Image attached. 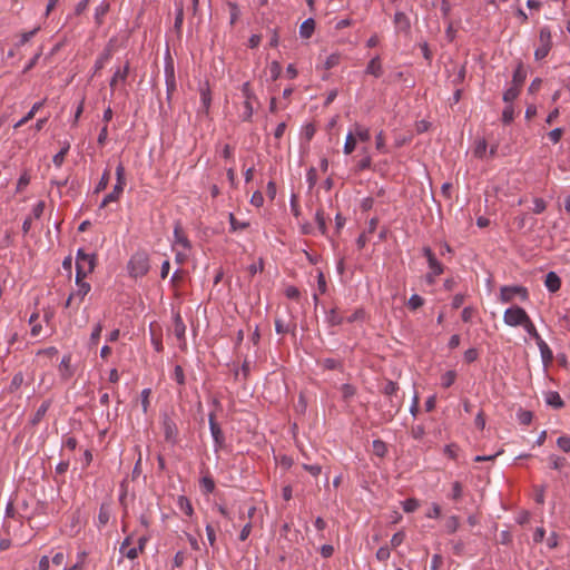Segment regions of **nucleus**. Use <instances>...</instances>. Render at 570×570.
I'll list each match as a JSON object with an SVG mask.
<instances>
[{
    "mask_svg": "<svg viewBox=\"0 0 570 570\" xmlns=\"http://www.w3.org/2000/svg\"><path fill=\"white\" fill-rule=\"evenodd\" d=\"M403 510L407 513L414 512L419 507L420 502L419 500L414 498L406 499L403 503Z\"/></svg>",
    "mask_w": 570,
    "mask_h": 570,
    "instance_id": "79ce46f5",
    "label": "nucleus"
},
{
    "mask_svg": "<svg viewBox=\"0 0 570 570\" xmlns=\"http://www.w3.org/2000/svg\"><path fill=\"white\" fill-rule=\"evenodd\" d=\"M173 379L179 384V385H184L185 384V374H184V370L180 365H176L175 368H174V373H173Z\"/></svg>",
    "mask_w": 570,
    "mask_h": 570,
    "instance_id": "864d4df0",
    "label": "nucleus"
},
{
    "mask_svg": "<svg viewBox=\"0 0 570 570\" xmlns=\"http://www.w3.org/2000/svg\"><path fill=\"white\" fill-rule=\"evenodd\" d=\"M341 392H342V396L344 400H348L351 397H353L356 393V390L353 385L351 384H343L342 387H341Z\"/></svg>",
    "mask_w": 570,
    "mask_h": 570,
    "instance_id": "3c124183",
    "label": "nucleus"
},
{
    "mask_svg": "<svg viewBox=\"0 0 570 570\" xmlns=\"http://www.w3.org/2000/svg\"><path fill=\"white\" fill-rule=\"evenodd\" d=\"M514 118V110L511 105L507 106L502 112V121L504 124H510Z\"/></svg>",
    "mask_w": 570,
    "mask_h": 570,
    "instance_id": "6e6d98bb",
    "label": "nucleus"
},
{
    "mask_svg": "<svg viewBox=\"0 0 570 570\" xmlns=\"http://www.w3.org/2000/svg\"><path fill=\"white\" fill-rule=\"evenodd\" d=\"M520 89H521V88H519V87H517V86L511 85V87H510V88H508V89L504 91V94H503V100H504L505 102H508V104H509V102H512V101H513V100L519 96V94H520Z\"/></svg>",
    "mask_w": 570,
    "mask_h": 570,
    "instance_id": "c85d7f7f",
    "label": "nucleus"
},
{
    "mask_svg": "<svg viewBox=\"0 0 570 570\" xmlns=\"http://www.w3.org/2000/svg\"><path fill=\"white\" fill-rule=\"evenodd\" d=\"M537 345L540 350V354H541V358H542L543 363L544 364L551 363L553 360V354H552V351L549 347V345L543 340L538 342Z\"/></svg>",
    "mask_w": 570,
    "mask_h": 570,
    "instance_id": "aec40b11",
    "label": "nucleus"
},
{
    "mask_svg": "<svg viewBox=\"0 0 570 570\" xmlns=\"http://www.w3.org/2000/svg\"><path fill=\"white\" fill-rule=\"evenodd\" d=\"M462 493H463L462 484L459 481H455L452 484L451 498L456 501V500L461 499Z\"/></svg>",
    "mask_w": 570,
    "mask_h": 570,
    "instance_id": "13d9d810",
    "label": "nucleus"
},
{
    "mask_svg": "<svg viewBox=\"0 0 570 570\" xmlns=\"http://www.w3.org/2000/svg\"><path fill=\"white\" fill-rule=\"evenodd\" d=\"M315 222L318 226V229L324 234L326 230V223H325L324 212L322 209H318L315 213Z\"/></svg>",
    "mask_w": 570,
    "mask_h": 570,
    "instance_id": "8fccbe9b",
    "label": "nucleus"
},
{
    "mask_svg": "<svg viewBox=\"0 0 570 570\" xmlns=\"http://www.w3.org/2000/svg\"><path fill=\"white\" fill-rule=\"evenodd\" d=\"M356 144H357L356 138L352 135L351 131H348V134L346 135L344 147H343V153L345 155H351L355 150Z\"/></svg>",
    "mask_w": 570,
    "mask_h": 570,
    "instance_id": "b1692460",
    "label": "nucleus"
},
{
    "mask_svg": "<svg viewBox=\"0 0 570 570\" xmlns=\"http://www.w3.org/2000/svg\"><path fill=\"white\" fill-rule=\"evenodd\" d=\"M474 316V309L472 307H464L462 313H461V317H462V321L465 322V323H469L472 321Z\"/></svg>",
    "mask_w": 570,
    "mask_h": 570,
    "instance_id": "774afa93",
    "label": "nucleus"
},
{
    "mask_svg": "<svg viewBox=\"0 0 570 570\" xmlns=\"http://www.w3.org/2000/svg\"><path fill=\"white\" fill-rule=\"evenodd\" d=\"M268 69H269L272 80H274V81L277 80L282 72L281 63L278 61H273V62H271Z\"/></svg>",
    "mask_w": 570,
    "mask_h": 570,
    "instance_id": "49530a36",
    "label": "nucleus"
},
{
    "mask_svg": "<svg viewBox=\"0 0 570 570\" xmlns=\"http://www.w3.org/2000/svg\"><path fill=\"white\" fill-rule=\"evenodd\" d=\"M52 564L57 568L63 566L62 570H71V567L67 566L66 556L62 552L55 553L52 557Z\"/></svg>",
    "mask_w": 570,
    "mask_h": 570,
    "instance_id": "72a5a7b5",
    "label": "nucleus"
},
{
    "mask_svg": "<svg viewBox=\"0 0 570 570\" xmlns=\"http://www.w3.org/2000/svg\"><path fill=\"white\" fill-rule=\"evenodd\" d=\"M522 327L537 343L542 341V337L537 331V327L531 318Z\"/></svg>",
    "mask_w": 570,
    "mask_h": 570,
    "instance_id": "a878e982",
    "label": "nucleus"
},
{
    "mask_svg": "<svg viewBox=\"0 0 570 570\" xmlns=\"http://www.w3.org/2000/svg\"><path fill=\"white\" fill-rule=\"evenodd\" d=\"M240 90H242L243 97L245 98V101L256 100V95L254 94L249 82H244L242 85Z\"/></svg>",
    "mask_w": 570,
    "mask_h": 570,
    "instance_id": "4c0bfd02",
    "label": "nucleus"
},
{
    "mask_svg": "<svg viewBox=\"0 0 570 570\" xmlns=\"http://www.w3.org/2000/svg\"><path fill=\"white\" fill-rule=\"evenodd\" d=\"M373 449L376 455L383 456L385 454L386 448L384 442L376 440L373 442Z\"/></svg>",
    "mask_w": 570,
    "mask_h": 570,
    "instance_id": "338daca9",
    "label": "nucleus"
},
{
    "mask_svg": "<svg viewBox=\"0 0 570 570\" xmlns=\"http://www.w3.org/2000/svg\"><path fill=\"white\" fill-rule=\"evenodd\" d=\"M69 144L66 142L65 146L59 150V153H57L53 158H52V161L53 164L57 166V167H60L66 158V156L68 155L69 153Z\"/></svg>",
    "mask_w": 570,
    "mask_h": 570,
    "instance_id": "bb28decb",
    "label": "nucleus"
},
{
    "mask_svg": "<svg viewBox=\"0 0 570 570\" xmlns=\"http://www.w3.org/2000/svg\"><path fill=\"white\" fill-rule=\"evenodd\" d=\"M30 175L24 170L18 179L16 193H21L30 184Z\"/></svg>",
    "mask_w": 570,
    "mask_h": 570,
    "instance_id": "2f4dec72",
    "label": "nucleus"
},
{
    "mask_svg": "<svg viewBox=\"0 0 570 570\" xmlns=\"http://www.w3.org/2000/svg\"><path fill=\"white\" fill-rule=\"evenodd\" d=\"M315 29V22L313 19L305 20L299 27V35L302 38L308 39Z\"/></svg>",
    "mask_w": 570,
    "mask_h": 570,
    "instance_id": "4be33fe9",
    "label": "nucleus"
},
{
    "mask_svg": "<svg viewBox=\"0 0 570 570\" xmlns=\"http://www.w3.org/2000/svg\"><path fill=\"white\" fill-rule=\"evenodd\" d=\"M228 218H229L230 229L233 232L243 230L249 226L248 223L239 222L232 213L229 214Z\"/></svg>",
    "mask_w": 570,
    "mask_h": 570,
    "instance_id": "c756f323",
    "label": "nucleus"
},
{
    "mask_svg": "<svg viewBox=\"0 0 570 570\" xmlns=\"http://www.w3.org/2000/svg\"><path fill=\"white\" fill-rule=\"evenodd\" d=\"M341 56L338 53L330 55L325 60V69H332L340 63Z\"/></svg>",
    "mask_w": 570,
    "mask_h": 570,
    "instance_id": "603ef678",
    "label": "nucleus"
},
{
    "mask_svg": "<svg viewBox=\"0 0 570 570\" xmlns=\"http://www.w3.org/2000/svg\"><path fill=\"white\" fill-rule=\"evenodd\" d=\"M487 141L484 139H480L475 142V146H474V156L478 157V158H482L485 153H487Z\"/></svg>",
    "mask_w": 570,
    "mask_h": 570,
    "instance_id": "37998d69",
    "label": "nucleus"
},
{
    "mask_svg": "<svg viewBox=\"0 0 570 570\" xmlns=\"http://www.w3.org/2000/svg\"><path fill=\"white\" fill-rule=\"evenodd\" d=\"M529 320L530 316L525 309L518 305H512L511 307L507 308L503 314V322L511 327H522Z\"/></svg>",
    "mask_w": 570,
    "mask_h": 570,
    "instance_id": "20e7f679",
    "label": "nucleus"
},
{
    "mask_svg": "<svg viewBox=\"0 0 570 570\" xmlns=\"http://www.w3.org/2000/svg\"><path fill=\"white\" fill-rule=\"evenodd\" d=\"M49 409V402L48 401H45L39 407L38 410L36 411V413L32 415V417L30 419L29 421V424L31 426H36L37 424L40 423V421L43 419V416L46 415L47 411Z\"/></svg>",
    "mask_w": 570,
    "mask_h": 570,
    "instance_id": "f3484780",
    "label": "nucleus"
},
{
    "mask_svg": "<svg viewBox=\"0 0 570 570\" xmlns=\"http://www.w3.org/2000/svg\"><path fill=\"white\" fill-rule=\"evenodd\" d=\"M173 250L175 252L176 263L180 264V265L184 264L188 259L190 252H191V250H185V249L184 250L183 249H173Z\"/></svg>",
    "mask_w": 570,
    "mask_h": 570,
    "instance_id": "09e8293b",
    "label": "nucleus"
},
{
    "mask_svg": "<svg viewBox=\"0 0 570 570\" xmlns=\"http://www.w3.org/2000/svg\"><path fill=\"white\" fill-rule=\"evenodd\" d=\"M173 249L191 250V244L179 224L174 228Z\"/></svg>",
    "mask_w": 570,
    "mask_h": 570,
    "instance_id": "0eeeda50",
    "label": "nucleus"
},
{
    "mask_svg": "<svg viewBox=\"0 0 570 570\" xmlns=\"http://www.w3.org/2000/svg\"><path fill=\"white\" fill-rule=\"evenodd\" d=\"M422 252L433 275H441L444 271L443 265L436 259L432 249L430 247H423Z\"/></svg>",
    "mask_w": 570,
    "mask_h": 570,
    "instance_id": "1a4fd4ad",
    "label": "nucleus"
},
{
    "mask_svg": "<svg viewBox=\"0 0 570 570\" xmlns=\"http://www.w3.org/2000/svg\"><path fill=\"white\" fill-rule=\"evenodd\" d=\"M544 285L548 288V291L554 293L559 291L561 286V279L554 272H550L546 276Z\"/></svg>",
    "mask_w": 570,
    "mask_h": 570,
    "instance_id": "ddd939ff",
    "label": "nucleus"
},
{
    "mask_svg": "<svg viewBox=\"0 0 570 570\" xmlns=\"http://www.w3.org/2000/svg\"><path fill=\"white\" fill-rule=\"evenodd\" d=\"M200 485L206 493H210L215 489L214 480L209 476H204L200 481Z\"/></svg>",
    "mask_w": 570,
    "mask_h": 570,
    "instance_id": "5fc2aeb1",
    "label": "nucleus"
},
{
    "mask_svg": "<svg viewBox=\"0 0 570 570\" xmlns=\"http://www.w3.org/2000/svg\"><path fill=\"white\" fill-rule=\"evenodd\" d=\"M164 436L167 442L176 443L178 436L177 424L168 416L163 420Z\"/></svg>",
    "mask_w": 570,
    "mask_h": 570,
    "instance_id": "6e6552de",
    "label": "nucleus"
},
{
    "mask_svg": "<svg viewBox=\"0 0 570 570\" xmlns=\"http://www.w3.org/2000/svg\"><path fill=\"white\" fill-rule=\"evenodd\" d=\"M441 515V507L438 503H433L431 509L426 512V518L438 519Z\"/></svg>",
    "mask_w": 570,
    "mask_h": 570,
    "instance_id": "0e129e2a",
    "label": "nucleus"
},
{
    "mask_svg": "<svg viewBox=\"0 0 570 570\" xmlns=\"http://www.w3.org/2000/svg\"><path fill=\"white\" fill-rule=\"evenodd\" d=\"M166 85H167V91H168V95H169L176 88V82H175V76H174L173 67L170 69L166 68Z\"/></svg>",
    "mask_w": 570,
    "mask_h": 570,
    "instance_id": "473e14b6",
    "label": "nucleus"
},
{
    "mask_svg": "<svg viewBox=\"0 0 570 570\" xmlns=\"http://www.w3.org/2000/svg\"><path fill=\"white\" fill-rule=\"evenodd\" d=\"M404 539H405L404 531L396 532L395 534H393V537L391 539V547L397 548L399 546H401L403 543Z\"/></svg>",
    "mask_w": 570,
    "mask_h": 570,
    "instance_id": "bf43d9fd",
    "label": "nucleus"
},
{
    "mask_svg": "<svg viewBox=\"0 0 570 570\" xmlns=\"http://www.w3.org/2000/svg\"><path fill=\"white\" fill-rule=\"evenodd\" d=\"M250 204L255 207H261L263 206L264 204V196L261 191H255L253 195H252V198H250Z\"/></svg>",
    "mask_w": 570,
    "mask_h": 570,
    "instance_id": "e2e57ef3",
    "label": "nucleus"
},
{
    "mask_svg": "<svg viewBox=\"0 0 570 570\" xmlns=\"http://www.w3.org/2000/svg\"><path fill=\"white\" fill-rule=\"evenodd\" d=\"M70 368H71V354H66L61 358L59 367H58L59 373L62 379H67L70 375V373H71Z\"/></svg>",
    "mask_w": 570,
    "mask_h": 570,
    "instance_id": "a211bd4d",
    "label": "nucleus"
},
{
    "mask_svg": "<svg viewBox=\"0 0 570 570\" xmlns=\"http://www.w3.org/2000/svg\"><path fill=\"white\" fill-rule=\"evenodd\" d=\"M23 383V374L22 372H18L13 375L11 383L9 385V392H16Z\"/></svg>",
    "mask_w": 570,
    "mask_h": 570,
    "instance_id": "f704fd0d",
    "label": "nucleus"
},
{
    "mask_svg": "<svg viewBox=\"0 0 570 570\" xmlns=\"http://www.w3.org/2000/svg\"><path fill=\"white\" fill-rule=\"evenodd\" d=\"M423 304L424 299L417 294H413L407 301V307L412 311L420 308Z\"/></svg>",
    "mask_w": 570,
    "mask_h": 570,
    "instance_id": "58836bf2",
    "label": "nucleus"
},
{
    "mask_svg": "<svg viewBox=\"0 0 570 570\" xmlns=\"http://www.w3.org/2000/svg\"><path fill=\"white\" fill-rule=\"evenodd\" d=\"M515 297H519L522 302L528 301L529 292L523 286H502L500 288L499 299L501 303H511Z\"/></svg>",
    "mask_w": 570,
    "mask_h": 570,
    "instance_id": "39448f33",
    "label": "nucleus"
},
{
    "mask_svg": "<svg viewBox=\"0 0 570 570\" xmlns=\"http://www.w3.org/2000/svg\"><path fill=\"white\" fill-rule=\"evenodd\" d=\"M524 79H525V72L523 71V69L521 67H518L513 73L512 85L521 88Z\"/></svg>",
    "mask_w": 570,
    "mask_h": 570,
    "instance_id": "ea45409f",
    "label": "nucleus"
},
{
    "mask_svg": "<svg viewBox=\"0 0 570 570\" xmlns=\"http://www.w3.org/2000/svg\"><path fill=\"white\" fill-rule=\"evenodd\" d=\"M129 72V65L126 63L124 68H118L110 81V87L116 88L119 82H124Z\"/></svg>",
    "mask_w": 570,
    "mask_h": 570,
    "instance_id": "dca6fc26",
    "label": "nucleus"
},
{
    "mask_svg": "<svg viewBox=\"0 0 570 570\" xmlns=\"http://www.w3.org/2000/svg\"><path fill=\"white\" fill-rule=\"evenodd\" d=\"M96 265V257L95 255L85 254L82 249L78 250L77 255V275H76V283L77 286L80 288L79 293L85 296L90 289V284L83 282V278L94 271Z\"/></svg>",
    "mask_w": 570,
    "mask_h": 570,
    "instance_id": "f257e3e1",
    "label": "nucleus"
},
{
    "mask_svg": "<svg viewBox=\"0 0 570 570\" xmlns=\"http://www.w3.org/2000/svg\"><path fill=\"white\" fill-rule=\"evenodd\" d=\"M45 207H46L45 202H42V200L38 202L32 208L31 217L39 219L43 214Z\"/></svg>",
    "mask_w": 570,
    "mask_h": 570,
    "instance_id": "4d7b16f0",
    "label": "nucleus"
},
{
    "mask_svg": "<svg viewBox=\"0 0 570 570\" xmlns=\"http://www.w3.org/2000/svg\"><path fill=\"white\" fill-rule=\"evenodd\" d=\"M552 47L551 30L549 27H542L539 33V43L534 51L537 60L546 58Z\"/></svg>",
    "mask_w": 570,
    "mask_h": 570,
    "instance_id": "423d86ee",
    "label": "nucleus"
},
{
    "mask_svg": "<svg viewBox=\"0 0 570 570\" xmlns=\"http://www.w3.org/2000/svg\"><path fill=\"white\" fill-rule=\"evenodd\" d=\"M200 101L205 111L209 109L212 97L208 88L200 89Z\"/></svg>",
    "mask_w": 570,
    "mask_h": 570,
    "instance_id": "c03bdc74",
    "label": "nucleus"
},
{
    "mask_svg": "<svg viewBox=\"0 0 570 570\" xmlns=\"http://www.w3.org/2000/svg\"><path fill=\"white\" fill-rule=\"evenodd\" d=\"M185 333H186V326H185L180 315L177 314L175 316V321H174V334L179 341H181V348L186 347Z\"/></svg>",
    "mask_w": 570,
    "mask_h": 570,
    "instance_id": "f8f14e48",
    "label": "nucleus"
},
{
    "mask_svg": "<svg viewBox=\"0 0 570 570\" xmlns=\"http://www.w3.org/2000/svg\"><path fill=\"white\" fill-rule=\"evenodd\" d=\"M562 134H563V130L561 128H556L553 130H551L548 136H549V139L553 142V144H557L560 141L561 137H562Z\"/></svg>",
    "mask_w": 570,
    "mask_h": 570,
    "instance_id": "69168bd1",
    "label": "nucleus"
},
{
    "mask_svg": "<svg viewBox=\"0 0 570 570\" xmlns=\"http://www.w3.org/2000/svg\"><path fill=\"white\" fill-rule=\"evenodd\" d=\"M546 401L549 405H551L554 409H561L564 405V402L557 392H549Z\"/></svg>",
    "mask_w": 570,
    "mask_h": 570,
    "instance_id": "5701e85b",
    "label": "nucleus"
},
{
    "mask_svg": "<svg viewBox=\"0 0 570 570\" xmlns=\"http://www.w3.org/2000/svg\"><path fill=\"white\" fill-rule=\"evenodd\" d=\"M350 131L356 138V140L361 142H366L371 138L370 129L360 124H354L353 128Z\"/></svg>",
    "mask_w": 570,
    "mask_h": 570,
    "instance_id": "9b49d317",
    "label": "nucleus"
},
{
    "mask_svg": "<svg viewBox=\"0 0 570 570\" xmlns=\"http://www.w3.org/2000/svg\"><path fill=\"white\" fill-rule=\"evenodd\" d=\"M130 544H131V541H130V538L128 537L121 543L119 551L122 556L127 557L130 560H134L138 557L139 552H138L137 548H131Z\"/></svg>",
    "mask_w": 570,
    "mask_h": 570,
    "instance_id": "2eb2a0df",
    "label": "nucleus"
},
{
    "mask_svg": "<svg viewBox=\"0 0 570 570\" xmlns=\"http://www.w3.org/2000/svg\"><path fill=\"white\" fill-rule=\"evenodd\" d=\"M557 444L559 446L560 450H562L563 452H570V438L569 436H560L558 440H557Z\"/></svg>",
    "mask_w": 570,
    "mask_h": 570,
    "instance_id": "052dcab7",
    "label": "nucleus"
},
{
    "mask_svg": "<svg viewBox=\"0 0 570 570\" xmlns=\"http://www.w3.org/2000/svg\"><path fill=\"white\" fill-rule=\"evenodd\" d=\"M150 394H151V390L150 389H145L141 391V407H142V412L144 413H147L148 409H149V405H150Z\"/></svg>",
    "mask_w": 570,
    "mask_h": 570,
    "instance_id": "a19ab883",
    "label": "nucleus"
},
{
    "mask_svg": "<svg viewBox=\"0 0 570 570\" xmlns=\"http://www.w3.org/2000/svg\"><path fill=\"white\" fill-rule=\"evenodd\" d=\"M391 556V549L387 546L381 547L376 551V559L380 562H386L390 559Z\"/></svg>",
    "mask_w": 570,
    "mask_h": 570,
    "instance_id": "de8ad7c7",
    "label": "nucleus"
},
{
    "mask_svg": "<svg viewBox=\"0 0 570 570\" xmlns=\"http://www.w3.org/2000/svg\"><path fill=\"white\" fill-rule=\"evenodd\" d=\"M365 317V312L362 308H357L352 312L350 315L344 316V322L354 323L363 321Z\"/></svg>",
    "mask_w": 570,
    "mask_h": 570,
    "instance_id": "7c9ffc66",
    "label": "nucleus"
},
{
    "mask_svg": "<svg viewBox=\"0 0 570 570\" xmlns=\"http://www.w3.org/2000/svg\"><path fill=\"white\" fill-rule=\"evenodd\" d=\"M327 322L332 326H337L344 323V316L336 308H333L327 315Z\"/></svg>",
    "mask_w": 570,
    "mask_h": 570,
    "instance_id": "393cba45",
    "label": "nucleus"
},
{
    "mask_svg": "<svg viewBox=\"0 0 570 570\" xmlns=\"http://www.w3.org/2000/svg\"><path fill=\"white\" fill-rule=\"evenodd\" d=\"M177 507L179 508V510L181 512H184L188 517H191L194 513L191 502L189 501L188 498H186L184 495H179L177 498Z\"/></svg>",
    "mask_w": 570,
    "mask_h": 570,
    "instance_id": "412c9836",
    "label": "nucleus"
},
{
    "mask_svg": "<svg viewBox=\"0 0 570 570\" xmlns=\"http://www.w3.org/2000/svg\"><path fill=\"white\" fill-rule=\"evenodd\" d=\"M40 30V27H37L28 32L22 33L21 39L19 41V46H22L27 43L32 37L37 35V32Z\"/></svg>",
    "mask_w": 570,
    "mask_h": 570,
    "instance_id": "680f3d73",
    "label": "nucleus"
},
{
    "mask_svg": "<svg viewBox=\"0 0 570 570\" xmlns=\"http://www.w3.org/2000/svg\"><path fill=\"white\" fill-rule=\"evenodd\" d=\"M51 183L56 185V188H51L49 191V196L51 198V202H55V198H61L62 191L61 188L67 186L68 177L62 180L52 179Z\"/></svg>",
    "mask_w": 570,
    "mask_h": 570,
    "instance_id": "6ab92c4d",
    "label": "nucleus"
},
{
    "mask_svg": "<svg viewBox=\"0 0 570 570\" xmlns=\"http://www.w3.org/2000/svg\"><path fill=\"white\" fill-rule=\"evenodd\" d=\"M365 72L367 75H372V76H374L376 78L382 76L383 69H382V63H381L380 57L376 56V57H374L373 59L370 60V62L367 63Z\"/></svg>",
    "mask_w": 570,
    "mask_h": 570,
    "instance_id": "4468645a",
    "label": "nucleus"
},
{
    "mask_svg": "<svg viewBox=\"0 0 570 570\" xmlns=\"http://www.w3.org/2000/svg\"><path fill=\"white\" fill-rule=\"evenodd\" d=\"M550 466L554 470H561L566 465V459L557 455L549 456Z\"/></svg>",
    "mask_w": 570,
    "mask_h": 570,
    "instance_id": "a18cd8bd",
    "label": "nucleus"
},
{
    "mask_svg": "<svg viewBox=\"0 0 570 570\" xmlns=\"http://www.w3.org/2000/svg\"><path fill=\"white\" fill-rule=\"evenodd\" d=\"M362 153L364 154V157L357 163L356 168L357 170H365L371 167L372 159L367 154V148H363Z\"/></svg>",
    "mask_w": 570,
    "mask_h": 570,
    "instance_id": "c9c22d12",
    "label": "nucleus"
},
{
    "mask_svg": "<svg viewBox=\"0 0 570 570\" xmlns=\"http://www.w3.org/2000/svg\"><path fill=\"white\" fill-rule=\"evenodd\" d=\"M209 429L215 444L222 446L225 441L224 433L213 413L209 414Z\"/></svg>",
    "mask_w": 570,
    "mask_h": 570,
    "instance_id": "9d476101",
    "label": "nucleus"
},
{
    "mask_svg": "<svg viewBox=\"0 0 570 570\" xmlns=\"http://www.w3.org/2000/svg\"><path fill=\"white\" fill-rule=\"evenodd\" d=\"M149 267V257L145 252L134 254L128 263L129 274L135 278L145 276Z\"/></svg>",
    "mask_w": 570,
    "mask_h": 570,
    "instance_id": "f03ea898",
    "label": "nucleus"
},
{
    "mask_svg": "<svg viewBox=\"0 0 570 570\" xmlns=\"http://www.w3.org/2000/svg\"><path fill=\"white\" fill-rule=\"evenodd\" d=\"M455 379H456V373L455 371H448L445 372L442 376H441V385L444 387V389H448L450 387L454 382H455Z\"/></svg>",
    "mask_w": 570,
    "mask_h": 570,
    "instance_id": "cd10ccee",
    "label": "nucleus"
},
{
    "mask_svg": "<svg viewBox=\"0 0 570 570\" xmlns=\"http://www.w3.org/2000/svg\"><path fill=\"white\" fill-rule=\"evenodd\" d=\"M459 525H460V520L455 515L449 517L445 521V530L449 533H454L458 530Z\"/></svg>",
    "mask_w": 570,
    "mask_h": 570,
    "instance_id": "e433bc0d",
    "label": "nucleus"
},
{
    "mask_svg": "<svg viewBox=\"0 0 570 570\" xmlns=\"http://www.w3.org/2000/svg\"><path fill=\"white\" fill-rule=\"evenodd\" d=\"M116 178L117 183L114 186V189L111 193L107 194L105 198L102 199L101 206L106 207L108 204L117 202L126 186V177H125V167L122 164H118L116 167Z\"/></svg>",
    "mask_w": 570,
    "mask_h": 570,
    "instance_id": "7ed1b4c3",
    "label": "nucleus"
}]
</instances>
